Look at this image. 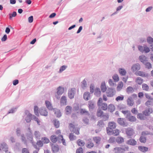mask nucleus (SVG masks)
<instances>
[{
  "label": "nucleus",
  "instance_id": "nucleus-39",
  "mask_svg": "<svg viewBox=\"0 0 153 153\" xmlns=\"http://www.w3.org/2000/svg\"><path fill=\"white\" fill-rule=\"evenodd\" d=\"M123 7V6L122 5H120L118 6L116 9V11L112 14L111 16H112L117 14L118 13L117 12L120 10Z\"/></svg>",
  "mask_w": 153,
  "mask_h": 153
},
{
  "label": "nucleus",
  "instance_id": "nucleus-64",
  "mask_svg": "<svg viewBox=\"0 0 153 153\" xmlns=\"http://www.w3.org/2000/svg\"><path fill=\"white\" fill-rule=\"evenodd\" d=\"M76 153H83V149L81 147H79L76 149Z\"/></svg>",
  "mask_w": 153,
  "mask_h": 153
},
{
  "label": "nucleus",
  "instance_id": "nucleus-6",
  "mask_svg": "<svg viewBox=\"0 0 153 153\" xmlns=\"http://www.w3.org/2000/svg\"><path fill=\"white\" fill-rule=\"evenodd\" d=\"M75 93V88H72L70 90H68V95L69 98L70 99H72L74 98V94Z\"/></svg>",
  "mask_w": 153,
  "mask_h": 153
},
{
  "label": "nucleus",
  "instance_id": "nucleus-43",
  "mask_svg": "<svg viewBox=\"0 0 153 153\" xmlns=\"http://www.w3.org/2000/svg\"><path fill=\"white\" fill-rule=\"evenodd\" d=\"M42 140L44 143H48L50 142L49 140L46 137H43L42 138Z\"/></svg>",
  "mask_w": 153,
  "mask_h": 153
},
{
  "label": "nucleus",
  "instance_id": "nucleus-37",
  "mask_svg": "<svg viewBox=\"0 0 153 153\" xmlns=\"http://www.w3.org/2000/svg\"><path fill=\"white\" fill-rule=\"evenodd\" d=\"M101 94V91L100 88H97L95 89L94 94L96 96H100Z\"/></svg>",
  "mask_w": 153,
  "mask_h": 153
},
{
  "label": "nucleus",
  "instance_id": "nucleus-51",
  "mask_svg": "<svg viewBox=\"0 0 153 153\" xmlns=\"http://www.w3.org/2000/svg\"><path fill=\"white\" fill-rule=\"evenodd\" d=\"M80 113L81 114H85L86 115L88 116L90 114L88 111H87L85 109H81L80 110Z\"/></svg>",
  "mask_w": 153,
  "mask_h": 153
},
{
  "label": "nucleus",
  "instance_id": "nucleus-27",
  "mask_svg": "<svg viewBox=\"0 0 153 153\" xmlns=\"http://www.w3.org/2000/svg\"><path fill=\"white\" fill-rule=\"evenodd\" d=\"M53 123L56 128H58L59 127L60 123L59 121L58 120H53Z\"/></svg>",
  "mask_w": 153,
  "mask_h": 153
},
{
  "label": "nucleus",
  "instance_id": "nucleus-36",
  "mask_svg": "<svg viewBox=\"0 0 153 153\" xmlns=\"http://www.w3.org/2000/svg\"><path fill=\"white\" fill-rule=\"evenodd\" d=\"M77 143L79 146H84L85 144V142L83 141L80 139H79L77 141Z\"/></svg>",
  "mask_w": 153,
  "mask_h": 153
},
{
  "label": "nucleus",
  "instance_id": "nucleus-4",
  "mask_svg": "<svg viewBox=\"0 0 153 153\" xmlns=\"http://www.w3.org/2000/svg\"><path fill=\"white\" fill-rule=\"evenodd\" d=\"M126 134L128 138H131L132 136L134 133L133 129L130 128H128L126 130Z\"/></svg>",
  "mask_w": 153,
  "mask_h": 153
},
{
  "label": "nucleus",
  "instance_id": "nucleus-59",
  "mask_svg": "<svg viewBox=\"0 0 153 153\" xmlns=\"http://www.w3.org/2000/svg\"><path fill=\"white\" fill-rule=\"evenodd\" d=\"M67 66L66 65H63L61 66L59 68V73H61L63 71H64L67 68Z\"/></svg>",
  "mask_w": 153,
  "mask_h": 153
},
{
  "label": "nucleus",
  "instance_id": "nucleus-11",
  "mask_svg": "<svg viewBox=\"0 0 153 153\" xmlns=\"http://www.w3.org/2000/svg\"><path fill=\"white\" fill-rule=\"evenodd\" d=\"M1 147L3 151L5 152L6 153H8V146L5 143H3L1 144Z\"/></svg>",
  "mask_w": 153,
  "mask_h": 153
},
{
  "label": "nucleus",
  "instance_id": "nucleus-30",
  "mask_svg": "<svg viewBox=\"0 0 153 153\" xmlns=\"http://www.w3.org/2000/svg\"><path fill=\"white\" fill-rule=\"evenodd\" d=\"M116 141L118 143L120 144L124 141V139L121 137H118L116 139Z\"/></svg>",
  "mask_w": 153,
  "mask_h": 153
},
{
  "label": "nucleus",
  "instance_id": "nucleus-23",
  "mask_svg": "<svg viewBox=\"0 0 153 153\" xmlns=\"http://www.w3.org/2000/svg\"><path fill=\"white\" fill-rule=\"evenodd\" d=\"M137 118L141 120H144L146 118V116L143 114V113H138L137 115Z\"/></svg>",
  "mask_w": 153,
  "mask_h": 153
},
{
  "label": "nucleus",
  "instance_id": "nucleus-12",
  "mask_svg": "<svg viewBox=\"0 0 153 153\" xmlns=\"http://www.w3.org/2000/svg\"><path fill=\"white\" fill-rule=\"evenodd\" d=\"M127 104L129 106H132L134 104V100L131 97H129L127 100Z\"/></svg>",
  "mask_w": 153,
  "mask_h": 153
},
{
  "label": "nucleus",
  "instance_id": "nucleus-50",
  "mask_svg": "<svg viewBox=\"0 0 153 153\" xmlns=\"http://www.w3.org/2000/svg\"><path fill=\"white\" fill-rule=\"evenodd\" d=\"M34 110L35 114L37 116H39V114L38 107L36 105L35 106H34Z\"/></svg>",
  "mask_w": 153,
  "mask_h": 153
},
{
  "label": "nucleus",
  "instance_id": "nucleus-1",
  "mask_svg": "<svg viewBox=\"0 0 153 153\" xmlns=\"http://www.w3.org/2000/svg\"><path fill=\"white\" fill-rule=\"evenodd\" d=\"M108 127L106 128L107 134L109 135H113L117 136L119 135V130L117 129L113 130L116 126V123L114 122H109L108 124Z\"/></svg>",
  "mask_w": 153,
  "mask_h": 153
},
{
  "label": "nucleus",
  "instance_id": "nucleus-21",
  "mask_svg": "<svg viewBox=\"0 0 153 153\" xmlns=\"http://www.w3.org/2000/svg\"><path fill=\"white\" fill-rule=\"evenodd\" d=\"M140 68V65L138 64H134L132 67V69L133 71L139 70Z\"/></svg>",
  "mask_w": 153,
  "mask_h": 153
},
{
  "label": "nucleus",
  "instance_id": "nucleus-44",
  "mask_svg": "<svg viewBox=\"0 0 153 153\" xmlns=\"http://www.w3.org/2000/svg\"><path fill=\"white\" fill-rule=\"evenodd\" d=\"M142 88L143 90L148 91L149 89V86L146 84H143L142 85Z\"/></svg>",
  "mask_w": 153,
  "mask_h": 153
},
{
  "label": "nucleus",
  "instance_id": "nucleus-38",
  "mask_svg": "<svg viewBox=\"0 0 153 153\" xmlns=\"http://www.w3.org/2000/svg\"><path fill=\"white\" fill-rule=\"evenodd\" d=\"M21 139L24 143L25 145H27V140H26V137H25L24 134L21 135Z\"/></svg>",
  "mask_w": 153,
  "mask_h": 153
},
{
  "label": "nucleus",
  "instance_id": "nucleus-14",
  "mask_svg": "<svg viewBox=\"0 0 153 153\" xmlns=\"http://www.w3.org/2000/svg\"><path fill=\"white\" fill-rule=\"evenodd\" d=\"M51 141L54 144L58 140V137L54 134L51 135L50 137Z\"/></svg>",
  "mask_w": 153,
  "mask_h": 153
},
{
  "label": "nucleus",
  "instance_id": "nucleus-32",
  "mask_svg": "<svg viewBox=\"0 0 153 153\" xmlns=\"http://www.w3.org/2000/svg\"><path fill=\"white\" fill-rule=\"evenodd\" d=\"M103 112L100 109H98L97 112V115L98 117H102L103 115Z\"/></svg>",
  "mask_w": 153,
  "mask_h": 153
},
{
  "label": "nucleus",
  "instance_id": "nucleus-48",
  "mask_svg": "<svg viewBox=\"0 0 153 153\" xmlns=\"http://www.w3.org/2000/svg\"><path fill=\"white\" fill-rule=\"evenodd\" d=\"M81 83L82 88L83 89H84L85 87H86L87 85V82L85 79L83 80V81L81 82Z\"/></svg>",
  "mask_w": 153,
  "mask_h": 153
},
{
  "label": "nucleus",
  "instance_id": "nucleus-25",
  "mask_svg": "<svg viewBox=\"0 0 153 153\" xmlns=\"http://www.w3.org/2000/svg\"><path fill=\"white\" fill-rule=\"evenodd\" d=\"M54 114L57 117L59 118L61 116L60 111L58 109L55 108L54 109Z\"/></svg>",
  "mask_w": 153,
  "mask_h": 153
},
{
  "label": "nucleus",
  "instance_id": "nucleus-61",
  "mask_svg": "<svg viewBox=\"0 0 153 153\" xmlns=\"http://www.w3.org/2000/svg\"><path fill=\"white\" fill-rule=\"evenodd\" d=\"M143 48L144 51L145 53H147L149 52L150 51L149 48L147 47L146 45H143Z\"/></svg>",
  "mask_w": 153,
  "mask_h": 153
},
{
  "label": "nucleus",
  "instance_id": "nucleus-8",
  "mask_svg": "<svg viewBox=\"0 0 153 153\" xmlns=\"http://www.w3.org/2000/svg\"><path fill=\"white\" fill-rule=\"evenodd\" d=\"M88 105L89 111L90 112L92 111L95 107L94 105V102L92 100L89 101L88 102Z\"/></svg>",
  "mask_w": 153,
  "mask_h": 153
},
{
  "label": "nucleus",
  "instance_id": "nucleus-24",
  "mask_svg": "<svg viewBox=\"0 0 153 153\" xmlns=\"http://www.w3.org/2000/svg\"><path fill=\"white\" fill-rule=\"evenodd\" d=\"M45 104L47 108L49 110H52L53 108L50 102L47 100L45 101Z\"/></svg>",
  "mask_w": 153,
  "mask_h": 153
},
{
  "label": "nucleus",
  "instance_id": "nucleus-40",
  "mask_svg": "<svg viewBox=\"0 0 153 153\" xmlns=\"http://www.w3.org/2000/svg\"><path fill=\"white\" fill-rule=\"evenodd\" d=\"M112 78L114 82H117L119 80V78L117 74H115L112 76Z\"/></svg>",
  "mask_w": 153,
  "mask_h": 153
},
{
  "label": "nucleus",
  "instance_id": "nucleus-17",
  "mask_svg": "<svg viewBox=\"0 0 153 153\" xmlns=\"http://www.w3.org/2000/svg\"><path fill=\"white\" fill-rule=\"evenodd\" d=\"M57 94L58 95L62 94L64 92V88L61 86H59L57 88Z\"/></svg>",
  "mask_w": 153,
  "mask_h": 153
},
{
  "label": "nucleus",
  "instance_id": "nucleus-54",
  "mask_svg": "<svg viewBox=\"0 0 153 153\" xmlns=\"http://www.w3.org/2000/svg\"><path fill=\"white\" fill-rule=\"evenodd\" d=\"M17 13L16 11H13L12 13H10L9 14V19H12L13 17H15L16 16Z\"/></svg>",
  "mask_w": 153,
  "mask_h": 153
},
{
  "label": "nucleus",
  "instance_id": "nucleus-60",
  "mask_svg": "<svg viewBox=\"0 0 153 153\" xmlns=\"http://www.w3.org/2000/svg\"><path fill=\"white\" fill-rule=\"evenodd\" d=\"M93 140L96 143H98L100 141V138L98 137H93Z\"/></svg>",
  "mask_w": 153,
  "mask_h": 153
},
{
  "label": "nucleus",
  "instance_id": "nucleus-33",
  "mask_svg": "<svg viewBox=\"0 0 153 153\" xmlns=\"http://www.w3.org/2000/svg\"><path fill=\"white\" fill-rule=\"evenodd\" d=\"M101 88L102 91L104 92L106 90V88L105 83L102 82L101 85Z\"/></svg>",
  "mask_w": 153,
  "mask_h": 153
},
{
  "label": "nucleus",
  "instance_id": "nucleus-10",
  "mask_svg": "<svg viewBox=\"0 0 153 153\" xmlns=\"http://www.w3.org/2000/svg\"><path fill=\"white\" fill-rule=\"evenodd\" d=\"M126 143L127 144L134 146L137 144V142L134 139H130L127 141Z\"/></svg>",
  "mask_w": 153,
  "mask_h": 153
},
{
  "label": "nucleus",
  "instance_id": "nucleus-63",
  "mask_svg": "<svg viewBox=\"0 0 153 153\" xmlns=\"http://www.w3.org/2000/svg\"><path fill=\"white\" fill-rule=\"evenodd\" d=\"M144 96L146 97L150 100H153V98L152 97L148 94V93H145L144 94Z\"/></svg>",
  "mask_w": 153,
  "mask_h": 153
},
{
  "label": "nucleus",
  "instance_id": "nucleus-49",
  "mask_svg": "<svg viewBox=\"0 0 153 153\" xmlns=\"http://www.w3.org/2000/svg\"><path fill=\"white\" fill-rule=\"evenodd\" d=\"M116 141V139L115 137H111L108 140V142L110 143H114Z\"/></svg>",
  "mask_w": 153,
  "mask_h": 153
},
{
  "label": "nucleus",
  "instance_id": "nucleus-13",
  "mask_svg": "<svg viewBox=\"0 0 153 153\" xmlns=\"http://www.w3.org/2000/svg\"><path fill=\"white\" fill-rule=\"evenodd\" d=\"M147 42L150 44V46L152 47L151 49L153 51V38L151 36L148 37L147 39Z\"/></svg>",
  "mask_w": 153,
  "mask_h": 153
},
{
  "label": "nucleus",
  "instance_id": "nucleus-45",
  "mask_svg": "<svg viewBox=\"0 0 153 153\" xmlns=\"http://www.w3.org/2000/svg\"><path fill=\"white\" fill-rule=\"evenodd\" d=\"M136 82L139 85H141L143 83V79L140 77L137 78L136 80Z\"/></svg>",
  "mask_w": 153,
  "mask_h": 153
},
{
  "label": "nucleus",
  "instance_id": "nucleus-58",
  "mask_svg": "<svg viewBox=\"0 0 153 153\" xmlns=\"http://www.w3.org/2000/svg\"><path fill=\"white\" fill-rule=\"evenodd\" d=\"M36 145H37L39 147H42L43 146V143L42 140H39L37 141L36 144Z\"/></svg>",
  "mask_w": 153,
  "mask_h": 153
},
{
  "label": "nucleus",
  "instance_id": "nucleus-16",
  "mask_svg": "<svg viewBox=\"0 0 153 153\" xmlns=\"http://www.w3.org/2000/svg\"><path fill=\"white\" fill-rule=\"evenodd\" d=\"M126 117L129 121L131 122H135L136 120V118L135 116H131L130 114L129 115H127Z\"/></svg>",
  "mask_w": 153,
  "mask_h": 153
},
{
  "label": "nucleus",
  "instance_id": "nucleus-20",
  "mask_svg": "<svg viewBox=\"0 0 153 153\" xmlns=\"http://www.w3.org/2000/svg\"><path fill=\"white\" fill-rule=\"evenodd\" d=\"M90 94L88 92H86L84 93L83 94V98L85 100H88L90 98Z\"/></svg>",
  "mask_w": 153,
  "mask_h": 153
},
{
  "label": "nucleus",
  "instance_id": "nucleus-57",
  "mask_svg": "<svg viewBox=\"0 0 153 153\" xmlns=\"http://www.w3.org/2000/svg\"><path fill=\"white\" fill-rule=\"evenodd\" d=\"M17 109V108H13L10 109L9 111L8 112L7 114H8L11 113H13L16 111Z\"/></svg>",
  "mask_w": 153,
  "mask_h": 153
},
{
  "label": "nucleus",
  "instance_id": "nucleus-56",
  "mask_svg": "<svg viewBox=\"0 0 153 153\" xmlns=\"http://www.w3.org/2000/svg\"><path fill=\"white\" fill-rule=\"evenodd\" d=\"M108 83L111 86H116V84L111 79L108 80Z\"/></svg>",
  "mask_w": 153,
  "mask_h": 153
},
{
  "label": "nucleus",
  "instance_id": "nucleus-19",
  "mask_svg": "<svg viewBox=\"0 0 153 153\" xmlns=\"http://www.w3.org/2000/svg\"><path fill=\"white\" fill-rule=\"evenodd\" d=\"M135 74L137 75L145 77H147L148 75L147 74H145L144 72L140 71H138L136 72Z\"/></svg>",
  "mask_w": 153,
  "mask_h": 153
},
{
  "label": "nucleus",
  "instance_id": "nucleus-53",
  "mask_svg": "<svg viewBox=\"0 0 153 153\" xmlns=\"http://www.w3.org/2000/svg\"><path fill=\"white\" fill-rule=\"evenodd\" d=\"M69 139L71 141H72L75 140L76 139V136H74L73 134L72 133H71L69 134Z\"/></svg>",
  "mask_w": 153,
  "mask_h": 153
},
{
  "label": "nucleus",
  "instance_id": "nucleus-42",
  "mask_svg": "<svg viewBox=\"0 0 153 153\" xmlns=\"http://www.w3.org/2000/svg\"><path fill=\"white\" fill-rule=\"evenodd\" d=\"M144 65L145 68L148 69H150L152 67L151 64L150 62H149L148 61H147Z\"/></svg>",
  "mask_w": 153,
  "mask_h": 153
},
{
  "label": "nucleus",
  "instance_id": "nucleus-9",
  "mask_svg": "<svg viewBox=\"0 0 153 153\" xmlns=\"http://www.w3.org/2000/svg\"><path fill=\"white\" fill-rule=\"evenodd\" d=\"M139 59L140 61L144 64L147 61L148 59L146 56L144 55H142L139 57Z\"/></svg>",
  "mask_w": 153,
  "mask_h": 153
},
{
  "label": "nucleus",
  "instance_id": "nucleus-15",
  "mask_svg": "<svg viewBox=\"0 0 153 153\" xmlns=\"http://www.w3.org/2000/svg\"><path fill=\"white\" fill-rule=\"evenodd\" d=\"M40 114L42 116H47L48 115V112L47 111V109L45 108H44L40 110L39 111Z\"/></svg>",
  "mask_w": 153,
  "mask_h": 153
},
{
  "label": "nucleus",
  "instance_id": "nucleus-52",
  "mask_svg": "<svg viewBox=\"0 0 153 153\" xmlns=\"http://www.w3.org/2000/svg\"><path fill=\"white\" fill-rule=\"evenodd\" d=\"M94 145V143L89 141L88 142L86 146L88 148L90 149L93 147Z\"/></svg>",
  "mask_w": 153,
  "mask_h": 153
},
{
  "label": "nucleus",
  "instance_id": "nucleus-22",
  "mask_svg": "<svg viewBox=\"0 0 153 153\" xmlns=\"http://www.w3.org/2000/svg\"><path fill=\"white\" fill-rule=\"evenodd\" d=\"M138 148L140 151L143 152H145L148 151V148L146 147L139 146Z\"/></svg>",
  "mask_w": 153,
  "mask_h": 153
},
{
  "label": "nucleus",
  "instance_id": "nucleus-28",
  "mask_svg": "<svg viewBox=\"0 0 153 153\" xmlns=\"http://www.w3.org/2000/svg\"><path fill=\"white\" fill-rule=\"evenodd\" d=\"M108 108L109 111L112 112L115 110V107L113 104H110L109 105Z\"/></svg>",
  "mask_w": 153,
  "mask_h": 153
},
{
  "label": "nucleus",
  "instance_id": "nucleus-3",
  "mask_svg": "<svg viewBox=\"0 0 153 153\" xmlns=\"http://www.w3.org/2000/svg\"><path fill=\"white\" fill-rule=\"evenodd\" d=\"M106 93L108 97H112L115 95L116 91L114 88H108Z\"/></svg>",
  "mask_w": 153,
  "mask_h": 153
},
{
  "label": "nucleus",
  "instance_id": "nucleus-46",
  "mask_svg": "<svg viewBox=\"0 0 153 153\" xmlns=\"http://www.w3.org/2000/svg\"><path fill=\"white\" fill-rule=\"evenodd\" d=\"M97 125L102 128L104 127V124L102 120H100L98 122Z\"/></svg>",
  "mask_w": 153,
  "mask_h": 153
},
{
  "label": "nucleus",
  "instance_id": "nucleus-47",
  "mask_svg": "<svg viewBox=\"0 0 153 153\" xmlns=\"http://www.w3.org/2000/svg\"><path fill=\"white\" fill-rule=\"evenodd\" d=\"M139 139L140 141L142 143H145L146 142V137L145 136H140Z\"/></svg>",
  "mask_w": 153,
  "mask_h": 153
},
{
  "label": "nucleus",
  "instance_id": "nucleus-34",
  "mask_svg": "<svg viewBox=\"0 0 153 153\" xmlns=\"http://www.w3.org/2000/svg\"><path fill=\"white\" fill-rule=\"evenodd\" d=\"M61 103L63 104H66L67 102V99L66 97L65 96H63L61 99Z\"/></svg>",
  "mask_w": 153,
  "mask_h": 153
},
{
  "label": "nucleus",
  "instance_id": "nucleus-7",
  "mask_svg": "<svg viewBox=\"0 0 153 153\" xmlns=\"http://www.w3.org/2000/svg\"><path fill=\"white\" fill-rule=\"evenodd\" d=\"M115 153H123L124 152V147H116L114 148L113 150Z\"/></svg>",
  "mask_w": 153,
  "mask_h": 153
},
{
  "label": "nucleus",
  "instance_id": "nucleus-5",
  "mask_svg": "<svg viewBox=\"0 0 153 153\" xmlns=\"http://www.w3.org/2000/svg\"><path fill=\"white\" fill-rule=\"evenodd\" d=\"M50 145L51 146L52 151L53 152L56 153L59 151V147L58 145L54 144L51 143H50Z\"/></svg>",
  "mask_w": 153,
  "mask_h": 153
},
{
  "label": "nucleus",
  "instance_id": "nucleus-55",
  "mask_svg": "<svg viewBox=\"0 0 153 153\" xmlns=\"http://www.w3.org/2000/svg\"><path fill=\"white\" fill-rule=\"evenodd\" d=\"M134 91L133 88L131 86L128 87L126 89V91L128 94L133 92Z\"/></svg>",
  "mask_w": 153,
  "mask_h": 153
},
{
  "label": "nucleus",
  "instance_id": "nucleus-29",
  "mask_svg": "<svg viewBox=\"0 0 153 153\" xmlns=\"http://www.w3.org/2000/svg\"><path fill=\"white\" fill-rule=\"evenodd\" d=\"M80 129L77 127H75L72 129L71 130V131L73 132L76 135H79V134Z\"/></svg>",
  "mask_w": 153,
  "mask_h": 153
},
{
  "label": "nucleus",
  "instance_id": "nucleus-62",
  "mask_svg": "<svg viewBox=\"0 0 153 153\" xmlns=\"http://www.w3.org/2000/svg\"><path fill=\"white\" fill-rule=\"evenodd\" d=\"M119 72L120 75L121 76H124V68H119Z\"/></svg>",
  "mask_w": 153,
  "mask_h": 153
},
{
  "label": "nucleus",
  "instance_id": "nucleus-41",
  "mask_svg": "<svg viewBox=\"0 0 153 153\" xmlns=\"http://www.w3.org/2000/svg\"><path fill=\"white\" fill-rule=\"evenodd\" d=\"M101 106L102 109L104 111L106 110L108 108L107 104L106 103H102Z\"/></svg>",
  "mask_w": 153,
  "mask_h": 153
},
{
  "label": "nucleus",
  "instance_id": "nucleus-26",
  "mask_svg": "<svg viewBox=\"0 0 153 153\" xmlns=\"http://www.w3.org/2000/svg\"><path fill=\"white\" fill-rule=\"evenodd\" d=\"M34 135L36 139H40L41 134L40 132L39 131H35L34 132Z\"/></svg>",
  "mask_w": 153,
  "mask_h": 153
},
{
  "label": "nucleus",
  "instance_id": "nucleus-31",
  "mask_svg": "<svg viewBox=\"0 0 153 153\" xmlns=\"http://www.w3.org/2000/svg\"><path fill=\"white\" fill-rule=\"evenodd\" d=\"M117 122L120 125L123 126H124V121L123 118H118Z\"/></svg>",
  "mask_w": 153,
  "mask_h": 153
},
{
  "label": "nucleus",
  "instance_id": "nucleus-18",
  "mask_svg": "<svg viewBox=\"0 0 153 153\" xmlns=\"http://www.w3.org/2000/svg\"><path fill=\"white\" fill-rule=\"evenodd\" d=\"M33 115L31 114L28 113L25 119V120L27 123H29L31 121V120L32 119Z\"/></svg>",
  "mask_w": 153,
  "mask_h": 153
},
{
  "label": "nucleus",
  "instance_id": "nucleus-2",
  "mask_svg": "<svg viewBox=\"0 0 153 153\" xmlns=\"http://www.w3.org/2000/svg\"><path fill=\"white\" fill-rule=\"evenodd\" d=\"M27 140L32 143L34 147L36 149H38L37 146L36 144V143L34 142L33 140V135L27 134L26 135Z\"/></svg>",
  "mask_w": 153,
  "mask_h": 153
},
{
  "label": "nucleus",
  "instance_id": "nucleus-35",
  "mask_svg": "<svg viewBox=\"0 0 153 153\" xmlns=\"http://www.w3.org/2000/svg\"><path fill=\"white\" fill-rule=\"evenodd\" d=\"M123 83L122 82H120L118 84L117 90L118 91H120L123 86Z\"/></svg>",
  "mask_w": 153,
  "mask_h": 153
}]
</instances>
